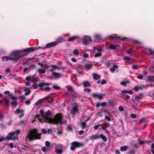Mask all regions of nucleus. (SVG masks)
Instances as JSON below:
<instances>
[{"instance_id":"obj_1","label":"nucleus","mask_w":154,"mask_h":154,"mask_svg":"<svg viewBox=\"0 0 154 154\" xmlns=\"http://www.w3.org/2000/svg\"><path fill=\"white\" fill-rule=\"evenodd\" d=\"M36 48L34 49L32 47H30L29 48L23 49L21 51H14L11 54V57H2V60H11L14 61L15 62H17L20 59V58L23 56V55H21V53H26L27 52H31L33 51Z\"/></svg>"},{"instance_id":"obj_2","label":"nucleus","mask_w":154,"mask_h":154,"mask_svg":"<svg viewBox=\"0 0 154 154\" xmlns=\"http://www.w3.org/2000/svg\"><path fill=\"white\" fill-rule=\"evenodd\" d=\"M37 130L35 129L33 130L29 131L27 135L26 140V141L28 140L30 141H32L34 139L40 140L41 138V136H40L41 134L37 135L38 133Z\"/></svg>"},{"instance_id":"obj_3","label":"nucleus","mask_w":154,"mask_h":154,"mask_svg":"<svg viewBox=\"0 0 154 154\" xmlns=\"http://www.w3.org/2000/svg\"><path fill=\"white\" fill-rule=\"evenodd\" d=\"M49 122L48 123H51L54 124L59 123L62 124L64 123L63 116L62 114L59 113L56 114L53 119L49 118Z\"/></svg>"},{"instance_id":"obj_4","label":"nucleus","mask_w":154,"mask_h":154,"mask_svg":"<svg viewBox=\"0 0 154 154\" xmlns=\"http://www.w3.org/2000/svg\"><path fill=\"white\" fill-rule=\"evenodd\" d=\"M40 114L41 115V117L40 118L39 116L38 115L35 116V117H37L39 121L41 123H43V122L45 123H48L49 122V117H46L44 116V110H41L40 111Z\"/></svg>"},{"instance_id":"obj_5","label":"nucleus","mask_w":154,"mask_h":154,"mask_svg":"<svg viewBox=\"0 0 154 154\" xmlns=\"http://www.w3.org/2000/svg\"><path fill=\"white\" fill-rule=\"evenodd\" d=\"M72 146L70 147V149L72 151H74L76 148L83 146V143H79L78 142H74L71 144Z\"/></svg>"},{"instance_id":"obj_6","label":"nucleus","mask_w":154,"mask_h":154,"mask_svg":"<svg viewBox=\"0 0 154 154\" xmlns=\"http://www.w3.org/2000/svg\"><path fill=\"white\" fill-rule=\"evenodd\" d=\"M91 41V38L90 37L88 36H85L82 39V42L86 45H88V43L89 42Z\"/></svg>"},{"instance_id":"obj_7","label":"nucleus","mask_w":154,"mask_h":154,"mask_svg":"<svg viewBox=\"0 0 154 154\" xmlns=\"http://www.w3.org/2000/svg\"><path fill=\"white\" fill-rule=\"evenodd\" d=\"M65 41V39L63 37H60L58 38L56 40V41L54 42L56 44V45L60 43L63 42Z\"/></svg>"},{"instance_id":"obj_8","label":"nucleus","mask_w":154,"mask_h":154,"mask_svg":"<svg viewBox=\"0 0 154 154\" xmlns=\"http://www.w3.org/2000/svg\"><path fill=\"white\" fill-rule=\"evenodd\" d=\"M56 45V44L54 42L49 43L46 45L45 48H44L43 49H45L46 48H49L51 47H54Z\"/></svg>"},{"instance_id":"obj_9","label":"nucleus","mask_w":154,"mask_h":154,"mask_svg":"<svg viewBox=\"0 0 154 154\" xmlns=\"http://www.w3.org/2000/svg\"><path fill=\"white\" fill-rule=\"evenodd\" d=\"M103 94H97L95 93H93L92 94V96L94 97H97L99 99L101 100L103 98Z\"/></svg>"},{"instance_id":"obj_10","label":"nucleus","mask_w":154,"mask_h":154,"mask_svg":"<svg viewBox=\"0 0 154 154\" xmlns=\"http://www.w3.org/2000/svg\"><path fill=\"white\" fill-rule=\"evenodd\" d=\"M78 111L79 110L77 107L75 106L72 108L71 111V113L72 115H74L77 113Z\"/></svg>"},{"instance_id":"obj_11","label":"nucleus","mask_w":154,"mask_h":154,"mask_svg":"<svg viewBox=\"0 0 154 154\" xmlns=\"http://www.w3.org/2000/svg\"><path fill=\"white\" fill-rule=\"evenodd\" d=\"M143 94L142 93H140L138 95H136L134 98L137 101H139V100L142 99L143 98Z\"/></svg>"},{"instance_id":"obj_12","label":"nucleus","mask_w":154,"mask_h":154,"mask_svg":"<svg viewBox=\"0 0 154 154\" xmlns=\"http://www.w3.org/2000/svg\"><path fill=\"white\" fill-rule=\"evenodd\" d=\"M119 37L117 36L116 34H114L112 35L109 36V39L110 40H113L115 39H118L120 38Z\"/></svg>"},{"instance_id":"obj_13","label":"nucleus","mask_w":154,"mask_h":154,"mask_svg":"<svg viewBox=\"0 0 154 154\" xmlns=\"http://www.w3.org/2000/svg\"><path fill=\"white\" fill-rule=\"evenodd\" d=\"M83 86L84 88L90 87L91 84L88 81H85L83 82Z\"/></svg>"},{"instance_id":"obj_14","label":"nucleus","mask_w":154,"mask_h":154,"mask_svg":"<svg viewBox=\"0 0 154 154\" xmlns=\"http://www.w3.org/2000/svg\"><path fill=\"white\" fill-rule=\"evenodd\" d=\"M146 80L147 81L149 82H154V76L151 75L147 76V78Z\"/></svg>"},{"instance_id":"obj_15","label":"nucleus","mask_w":154,"mask_h":154,"mask_svg":"<svg viewBox=\"0 0 154 154\" xmlns=\"http://www.w3.org/2000/svg\"><path fill=\"white\" fill-rule=\"evenodd\" d=\"M32 80L33 82H38L39 81L38 77L35 75L32 76Z\"/></svg>"},{"instance_id":"obj_16","label":"nucleus","mask_w":154,"mask_h":154,"mask_svg":"<svg viewBox=\"0 0 154 154\" xmlns=\"http://www.w3.org/2000/svg\"><path fill=\"white\" fill-rule=\"evenodd\" d=\"M52 74L54 75L56 78L60 77L62 76L60 73H58L54 72H53Z\"/></svg>"},{"instance_id":"obj_17","label":"nucleus","mask_w":154,"mask_h":154,"mask_svg":"<svg viewBox=\"0 0 154 154\" xmlns=\"http://www.w3.org/2000/svg\"><path fill=\"white\" fill-rule=\"evenodd\" d=\"M99 138H101L104 141H106L107 140V137L102 134L99 135Z\"/></svg>"},{"instance_id":"obj_18","label":"nucleus","mask_w":154,"mask_h":154,"mask_svg":"<svg viewBox=\"0 0 154 154\" xmlns=\"http://www.w3.org/2000/svg\"><path fill=\"white\" fill-rule=\"evenodd\" d=\"M93 78L94 80H96L99 79L100 77V75H98L97 73H94L93 74Z\"/></svg>"},{"instance_id":"obj_19","label":"nucleus","mask_w":154,"mask_h":154,"mask_svg":"<svg viewBox=\"0 0 154 154\" xmlns=\"http://www.w3.org/2000/svg\"><path fill=\"white\" fill-rule=\"evenodd\" d=\"M94 38L98 41H100L102 40V37L99 35H94Z\"/></svg>"},{"instance_id":"obj_20","label":"nucleus","mask_w":154,"mask_h":154,"mask_svg":"<svg viewBox=\"0 0 154 154\" xmlns=\"http://www.w3.org/2000/svg\"><path fill=\"white\" fill-rule=\"evenodd\" d=\"M3 100L6 106L9 107V100L6 97L3 98Z\"/></svg>"},{"instance_id":"obj_21","label":"nucleus","mask_w":154,"mask_h":154,"mask_svg":"<svg viewBox=\"0 0 154 154\" xmlns=\"http://www.w3.org/2000/svg\"><path fill=\"white\" fill-rule=\"evenodd\" d=\"M119 46L117 45H111L109 46V48L112 50L116 49Z\"/></svg>"},{"instance_id":"obj_22","label":"nucleus","mask_w":154,"mask_h":154,"mask_svg":"<svg viewBox=\"0 0 154 154\" xmlns=\"http://www.w3.org/2000/svg\"><path fill=\"white\" fill-rule=\"evenodd\" d=\"M93 64L91 63H87L85 65V67L88 69H90L92 66Z\"/></svg>"},{"instance_id":"obj_23","label":"nucleus","mask_w":154,"mask_h":154,"mask_svg":"<svg viewBox=\"0 0 154 154\" xmlns=\"http://www.w3.org/2000/svg\"><path fill=\"white\" fill-rule=\"evenodd\" d=\"M51 84H51H49V83H41L38 84V86L39 87H42L43 86H49Z\"/></svg>"},{"instance_id":"obj_24","label":"nucleus","mask_w":154,"mask_h":154,"mask_svg":"<svg viewBox=\"0 0 154 154\" xmlns=\"http://www.w3.org/2000/svg\"><path fill=\"white\" fill-rule=\"evenodd\" d=\"M23 111L22 110H20L19 109H17L16 111L14 112V113L16 114L23 113Z\"/></svg>"},{"instance_id":"obj_25","label":"nucleus","mask_w":154,"mask_h":154,"mask_svg":"<svg viewBox=\"0 0 154 154\" xmlns=\"http://www.w3.org/2000/svg\"><path fill=\"white\" fill-rule=\"evenodd\" d=\"M43 101V99H40L38 100L36 102L35 104L34 105L37 106L39 105L40 103H42Z\"/></svg>"},{"instance_id":"obj_26","label":"nucleus","mask_w":154,"mask_h":154,"mask_svg":"<svg viewBox=\"0 0 154 154\" xmlns=\"http://www.w3.org/2000/svg\"><path fill=\"white\" fill-rule=\"evenodd\" d=\"M121 92L123 94L128 93L129 94H132V92L131 91H128L127 90H122Z\"/></svg>"},{"instance_id":"obj_27","label":"nucleus","mask_w":154,"mask_h":154,"mask_svg":"<svg viewBox=\"0 0 154 154\" xmlns=\"http://www.w3.org/2000/svg\"><path fill=\"white\" fill-rule=\"evenodd\" d=\"M51 112L50 110H48L47 112L44 113V116L46 117H48V116L50 115Z\"/></svg>"},{"instance_id":"obj_28","label":"nucleus","mask_w":154,"mask_h":154,"mask_svg":"<svg viewBox=\"0 0 154 154\" xmlns=\"http://www.w3.org/2000/svg\"><path fill=\"white\" fill-rule=\"evenodd\" d=\"M90 139L94 140L95 139H97L99 138V135L97 134L95 135H93L91 136Z\"/></svg>"},{"instance_id":"obj_29","label":"nucleus","mask_w":154,"mask_h":154,"mask_svg":"<svg viewBox=\"0 0 154 154\" xmlns=\"http://www.w3.org/2000/svg\"><path fill=\"white\" fill-rule=\"evenodd\" d=\"M128 149V146H125L121 147L120 150L122 151H125Z\"/></svg>"},{"instance_id":"obj_30","label":"nucleus","mask_w":154,"mask_h":154,"mask_svg":"<svg viewBox=\"0 0 154 154\" xmlns=\"http://www.w3.org/2000/svg\"><path fill=\"white\" fill-rule=\"evenodd\" d=\"M73 54L74 55H79V52L77 49H75L73 51Z\"/></svg>"},{"instance_id":"obj_31","label":"nucleus","mask_w":154,"mask_h":154,"mask_svg":"<svg viewBox=\"0 0 154 154\" xmlns=\"http://www.w3.org/2000/svg\"><path fill=\"white\" fill-rule=\"evenodd\" d=\"M76 38V36H72V37H71L69 38L68 39V40L69 41H73Z\"/></svg>"},{"instance_id":"obj_32","label":"nucleus","mask_w":154,"mask_h":154,"mask_svg":"<svg viewBox=\"0 0 154 154\" xmlns=\"http://www.w3.org/2000/svg\"><path fill=\"white\" fill-rule=\"evenodd\" d=\"M38 72L39 73H44L46 71L44 69H39L38 70Z\"/></svg>"},{"instance_id":"obj_33","label":"nucleus","mask_w":154,"mask_h":154,"mask_svg":"<svg viewBox=\"0 0 154 154\" xmlns=\"http://www.w3.org/2000/svg\"><path fill=\"white\" fill-rule=\"evenodd\" d=\"M57 154H61L62 153V150L61 149H56L55 150Z\"/></svg>"},{"instance_id":"obj_34","label":"nucleus","mask_w":154,"mask_h":154,"mask_svg":"<svg viewBox=\"0 0 154 154\" xmlns=\"http://www.w3.org/2000/svg\"><path fill=\"white\" fill-rule=\"evenodd\" d=\"M51 66L52 67V68L53 69H52L51 70V71H52L54 69H59V68L56 65H52Z\"/></svg>"},{"instance_id":"obj_35","label":"nucleus","mask_w":154,"mask_h":154,"mask_svg":"<svg viewBox=\"0 0 154 154\" xmlns=\"http://www.w3.org/2000/svg\"><path fill=\"white\" fill-rule=\"evenodd\" d=\"M45 145L46 147L49 148L50 147V143L48 141H46L45 142Z\"/></svg>"},{"instance_id":"obj_36","label":"nucleus","mask_w":154,"mask_h":154,"mask_svg":"<svg viewBox=\"0 0 154 154\" xmlns=\"http://www.w3.org/2000/svg\"><path fill=\"white\" fill-rule=\"evenodd\" d=\"M134 88L135 91H138L139 90L142 89V87H141L135 86Z\"/></svg>"},{"instance_id":"obj_37","label":"nucleus","mask_w":154,"mask_h":154,"mask_svg":"<svg viewBox=\"0 0 154 154\" xmlns=\"http://www.w3.org/2000/svg\"><path fill=\"white\" fill-rule=\"evenodd\" d=\"M109 124L107 122H106L103 125V127L104 128H106L108 127Z\"/></svg>"},{"instance_id":"obj_38","label":"nucleus","mask_w":154,"mask_h":154,"mask_svg":"<svg viewBox=\"0 0 154 154\" xmlns=\"http://www.w3.org/2000/svg\"><path fill=\"white\" fill-rule=\"evenodd\" d=\"M102 55V54L101 53H97L95 54L94 55V57H100Z\"/></svg>"},{"instance_id":"obj_39","label":"nucleus","mask_w":154,"mask_h":154,"mask_svg":"<svg viewBox=\"0 0 154 154\" xmlns=\"http://www.w3.org/2000/svg\"><path fill=\"white\" fill-rule=\"evenodd\" d=\"M127 83H128V81H123L121 82L120 84L122 85H123L125 86H126Z\"/></svg>"},{"instance_id":"obj_40","label":"nucleus","mask_w":154,"mask_h":154,"mask_svg":"<svg viewBox=\"0 0 154 154\" xmlns=\"http://www.w3.org/2000/svg\"><path fill=\"white\" fill-rule=\"evenodd\" d=\"M11 104L12 105H14V106H16L17 104V102L16 101H13L11 103Z\"/></svg>"},{"instance_id":"obj_41","label":"nucleus","mask_w":154,"mask_h":154,"mask_svg":"<svg viewBox=\"0 0 154 154\" xmlns=\"http://www.w3.org/2000/svg\"><path fill=\"white\" fill-rule=\"evenodd\" d=\"M8 96H10V98L12 100H14L15 99L16 97H15V96H13L12 95V94H9L8 95Z\"/></svg>"},{"instance_id":"obj_42","label":"nucleus","mask_w":154,"mask_h":154,"mask_svg":"<svg viewBox=\"0 0 154 154\" xmlns=\"http://www.w3.org/2000/svg\"><path fill=\"white\" fill-rule=\"evenodd\" d=\"M0 127L3 129H5L6 128V125L3 123H1L0 124Z\"/></svg>"},{"instance_id":"obj_43","label":"nucleus","mask_w":154,"mask_h":154,"mask_svg":"<svg viewBox=\"0 0 154 154\" xmlns=\"http://www.w3.org/2000/svg\"><path fill=\"white\" fill-rule=\"evenodd\" d=\"M81 125L82 127V128H84L86 125V122L84 121V122H82L81 123Z\"/></svg>"},{"instance_id":"obj_44","label":"nucleus","mask_w":154,"mask_h":154,"mask_svg":"<svg viewBox=\"0 0 154 154\" xmlns=\"http://www.w3.org/2000/svg\"><path fill=\"white\" fill-rule=\"evenodd\" d=\"M49 148L46 147H44L42 149V150L43 152H45L46 151H47Z\"/></svg>"},{"instance_id":"obj_45","label":"nucleus","mask_w":154,"mask_h":154,"mask_svg":"<svg viewBox=\"0 0 154 154\" xmlns=\"http://www.w3.org/2000/svg\"><path fill=\"white\" fill-rule=\"evenodd\" d=\"M68 90L69 91L72 92H73L74 91V89H73V88L70 86L68 87Z\"/></svg>"},{"instance_id":"obj_46","label":"nucleus","mask_w":154,"mask_h":154,"mask_svg":"<svg viewBox=\"0 0 154 154\" xmlns=\"http://www.w3.org/2000/svg\"><path fill=\"white\" fill-rule=\"evenodd\" d=\"M124 60L128 61H130L131 60V59L130 58L128 57L127 56L125 57H124Z\"/></svg>"},{"instance_id":"obj_47","label":"nucleus","mask_w":154,"mask_h":154,"mask_svg":"<svg viewBox=\"0 0 154 154\" xmlns=\"http://www.w3.org/2000/svg\"><path fill=\"white\" fill-rule=\"evenodd\" d=\"M49 97H46L43 98V101L44 100H46L48 102L50 103V101L49 100Z\"/></svg>"},{"instance_id":"obj_48","label":"nucleus","mask_w":154,"mask_h":154,"mask_svg":"<svg viewBox=\"0 0 154 154\" xmlns=\"http://www.w3.org/2000/svg\"><path fill=\"white\" fill-rule=\"evenodd\" d=\"M130 117L132 118H134L137 117V115L135 114L132 113L131 114Z\"/></svg>"},{"instance_id":"obj_49","label":"nucleus","mask_w":154,"mask_h":154,"mask_svg":"<svg viewBox=\"0 0 154 154\" xmlns=\"http://www.w3.org/2000/svg\"><path fill=\"white\" fill-rule=\"evenodd\" d=\"M105 119L108 121H110L111 120V118L110 117L108 116H105Z\"/></svg>"},{"instance_id":"obj_50","label":"nucleus","mask_w":154,"mask_h":154,"mask_svg":"<svg viewBox=\"0 0 154 154\" xmlns=\"http://www.w3.org/2000/svg\"><path fill=\"white\" fill-rule=\"evenodd\" d=\"M100 126H101V125H98V124L94 126V128L95 130H96L99 128V127Z\"/></svg>"},{"instance_id":"obj_51","label":"nucleus","mask_w":154,"mask_h":154,"mask_svg":"<svg viewBox=\"0 0 154 154\" xmlns=\"http://www.w3.org/2000/svg\"><path fill=\"white\" fill-rule=\"evenodd\" d=\"M15 134V132H14V131L8 134V135L9 136H11V137H12Z\"/></svg>"},{"instance_id":"obj_52","label":"nucleus","mask_w":154,"mask_h":154,"mask_svg":"<svg viewBox=\"0 0 154 154\" xmlns=\"http://www.w3.org/2000/svg\"><path fill=\"white\" fill-rule=\"evenodd\" d=\"M132 68H133L134 69H137L138 68V66L137 65H135L134 66H132Z\"/></svg>"},{"instance_id":"obj_53","label":"nucleus","mask_w":154,"mask_h":154,"mask_svg":"<svg viewBox=\"0 0 154 154\" xmlns=\"http://www.w3.org/2000/svg\"><path fill=\"white\" fill-rule=\"evenodd\" d=\"M107 103L106 102H103L101 103V106L103 107H105L107 105Z\"/></svg>"},{"instance_id":"obj_54","label":"nucleus","mask_w":154,"mask_h":154,"mask_svg":"<svg viewBox=\"0 0 154 154\" xmlns=\"http://www.w3.org/2000/svg\"><path fill=\"white\" fill-rule=\"evenodd\" d=\"M108 104L109 106H112V101L111 100H109L108 101Z\"/></svg>"},{"instance_id":"obj_55","label":"nucleus","mask_w":154,"mask_h":154,"mask_svg":"<svg viewBox=\"0 0 154 154\" xmlns=\"http://www.w3.org/2000/svg\"><path fill=\"white\" fill-rule=\"evenodd\" d=\"M138 142L139 144H143L145 143V142L143 141H142L141 140L139 139Z\"/></svg>"},{"instance_id":"obj_56","label":"nucleus","mask_w":154,"mask_h":154,"mask_svg":"<svg viewBox=\"0 0 154 154\" xmlns=\"http://www.w3.org/2000/svg\"><path fill=\"white\" fill-rule=\"evenodd\" d=\"M31 79H32V77H31L29 76L27 77H26V80L27 81H29Z\"/></svg>"},{"instance_id":"obj_57","label":"nucleus","mask_w":154,"mask_h":154,"mask_svg":"<svg viewBox=\"0 0 154 154\" xmlns=\"http://www.w3.org/2000/svg\"><path fill=\"white\" fill-rule=\"evenodd\" d=\"M106 83H107V81L106 80L103 79L102 80L101 83V85H103L104 84H106Z\"/></svg>"},{"instance_id":"obj_58","label":"nucleus","mask_w":154,"mask_h":154,"mask_svg":"<svg viewBox=\"0 0 154 154\" xmlns=\"http://www.w3.org/2000/svg\"><path fill=\"white\" fill-rule=\"evenodd\" d=\"M149 53L152 55H154V51L152 50L151 49H149Z\"/></svg>"},{"instance_id":"obj_59","label":"nucleus","mask_w":154,"mask_h":154,"mask_svg":"<svg viewBox=\"0 0 154 154\" xmlns=\"http://www.w3.org/2000/svg\"><path fill=\"white\" fill-rule=\"evenodd\" d=\"M31 93V91L30 90H28L26 91L25 93V94L26 95H28Z\"/></svg>"},{"instance_id":"obj_60","label":"nucleus","mask_w":154,"mask_h":154,"mask_svg":"<svg viewBox=\"0 0 154 154\" xmlns=\"http://www.w3.org/2000/svg\"><path fill=\"white\" fill-rule=\"evenodd\" d=\"M83 57L85 58H87L89 57V55L87 54H83Z\"/></svg>"},{"instance_id":"obj_61","label":"nucleus","mask_w":154,"mask_h":154,"mask_svg":"<svg viewBox=\"0 0 154 154\" xmlns=\"http://www.w3.org/2000/svg\"><path fill=\"white\" fill-rule=\"evenodd\" d=\"M42 132L44 134H45L47 133V131L44 128H42Z\"/></svg>"},{"instance_id":"obj_62","label":"nucleus","mask_w":154,"mask_h":154,"mask_svg":"<svg viewBox=\"0 0 154 154\" xmlns=\"http://www.w3.org/2000/svg\"><path fill=\"white\" fill-rule=\"evenodd\" d=\"M53 88L56 89H58L60 88L59 87H58L55 85H53Z\"/></svg>"},{"instance_id":"obj_63","label":"nucleus","mask_w":154,"mask_h":154,"mask_svg":"<svg viewBox=\"0 0 154 154\" xmlns=\"http://www.w3.org/2000/svg\"><path fill=\"white\" fill-rule=\"evenodd\" d=\"M119 110L121 111H122L124 110V108L122 106H120L119 108Z\"/></svg>"},{"instance_id":"obj_64","label":"nucleus","mask_w":154,"mask_h":154,"mask_svg":"<svg viewBox=\"0 0 154 154\" xmlns=\"http://www.w3.org/2000/svg\"><path fill=\"white\" fill-rule=\"evenodd\" d=\"M91 91V89H89V88H85L84 89V91H86L88 92H90Z\"/></svg>"}]
</instances>
